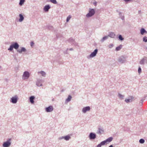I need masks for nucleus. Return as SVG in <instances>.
Masks as SVG:
<instances>
[{
  "label": "nucleus",
  "mask_w": 147,
  "mask_h": 147,
  "mask_svg": "<svg viewBox=\"0 0 147 147\" xmlns=\"http://www.w3.org/2000/svg\"><path fill=\"white\" fill-rule=\"evenodd\" d=\"M12 45L13 46V48L17 50V51L20 54L22 53V52H25L26 51V49L24 47H21L20 49H18L19 47V45L16 42H12Z\"/></svg>",
  "instance_id": "nucleus-1"
},
{
  "label": "nucleus",
  "mask_w": 147,
  "mask_h": 147,
  "mask_svg": "<svg viewBox=\"0 0 147 147\" xmlns=\"http://www.w3.org/2000/svg\"><path fill=\"white\" fill-rule=\"evenodd\" d=\"M113 139L112 137H111L107 138L106 140L101 142L97 146V147H101L102 146L109 143L112 141Z\"/></svg>",
  "instance_id": "nucleus-2"
},
{
  "label": "nucleus",
  "mask_w": 147,
  "mask_h": 147,
  "mask_svg": "<svg viewBox=\"0 0 147 147\" xmlns=\"http://www.w3.org/2000/svg\"><path fill=\"white\" fill-rule=\"evenodd\" d=\"M127 57L125 55H122L119 57L118 61L120 63L123 64L125 63L127 60Z\"/></svg>",
  "instance_id": "nucleus-3"
},
{
  "label": "nucleus",
  "mask_w": 147,
  "mask_h": 147,
  "mask_svg": "<svg viewBox=\"0 0 147 147\" xmlns=\"http://www.w3.org/2000/svg\"><path fill=\"white\" fill-rule=\"evenodd\" d=\"M95 12V10L93 9L89 8V12L86 15V17L89 18L93 16Z\"/></svg>",
  "instance_id": "nucleus-4"
},
{
  "label": "nucleus",
  "mask_w": 147,
  "mask_h": 147,
  "mask_svg": "<svg viewBox=\"0 0 147 147\" xmlns=\"http://www.w3.org/2000/svg\"><path fill=\"white\" fill-rule=\"evenodd\" d=\"M11 138L8 139L7 141L3 142V147H9L11 144Z\"/></svg>",
  "instance_id": "nucleus-5"
},
{
  "label": "nucleus",
  "mask_w": 147,
  "mask_h": 147,
  "mask_svg": "<svg viewBox=\"0 0 147 147\" xmlns=\"http://www.w3.org/2000/svg\"><path fill=\"white\" fill-rule=\"evenodd\" d=\"M18 100V96L17 95H15L11 98L10 101L13 104H16Z\"/></svg>",
  "instance_id": "nucleus-6"
},
{
  "label": "nucleus",
  "mask_w": 147,
  "mask_h": 147,
  "mask_svg": "<svg viewBox=\"0 0 147 147\" xmlns=\"http://www.w3.org/2000/svg\"><path fill=\"white\" fill-rule=\"evenodd\" d=\"M67 41L71 43L72 45H74L75 46H78V43L76 42L75 41L74 39L72 38H69Z\"/></svg>",
  "instance_id": "nucleus-7"
},
{
  "label": "nucleus",
  "mask_w": 147,
  "mask_h": 147,
  "mask_svg": "<svg viewBox=\"0 0 147 147\" xmlns=\"http://www.w3.org/2000/svg\"><path fill=\"white\" fill-rule=\"evenodd\" d=\"M98 52V50L97 49H96L94 50L93 52H92L89 56L87 57L88 58H90L93 57L95 56L97 53Z\"/></svg>",
  "instance_id": "nucleus-8"
},
{
  "label": "nucleus",
  "mask_w": 147,
  "mask_h": 147,
  "mask_svg": "<svg viewBox=\"0 0 147 147\" xmlns=\"http://www.w3.org/2000/svg\"><path fill=\"white\" fill-rule=\"evenodd\" d=\"M30 76V74L28 71H25L24 72L22 76L23 78L25 79H28Z\"/></svg>",
  "instance_id": "nucleus-9"
},
{
  "label": "nucleus",
  "mask_w": 147,
  "mask_h": 147,
  "mask_svg": "<svg viewBox=\"0 0 147 147\" xmlns=\"http://www.w3.org/2000/svg\"><path fill=\"white\" fill-rule=\"evenodd\" d=\"M96 134L93 132L90 133L89 136V138L90 140H94L96 138Z\"/></svg>",
  "instance_id": "nucleus-10"
},
{
  "label": "nucleus",
  "mask_w": 147,
  "mask_h": 147,
  "mask_svg": "<svg viewBox=\"0 0 147 147\" xmlns=\"http://www.w3.org/2000/svg\"><path fill=\"white\" fill-rule=\"evenodd\" d=\"M134 97L132 96H130L128 98H126L125 100V102L127 103L131 102L134 100Z\"/></svg>",
  "instance_id": "nucleus-11"
},
{
  "label": "nucleus",
  "mask_w": 147,
  "mask_h": 147,
  "mask_svg": "<svg viewBox=\"0 0 147 147\" xmlns=\"http://www.w3.org/2000/svg\"><path fill=\"white\" fill-rule=\"evenodd\" d=\"M53 110V108L52 106H50L45 108V111L47 112H50Z\"/></svg>",
  "instance_id": "nucleus-12"
},
{
  "label": "nucleus",
  "mask_w": 147,
  "mask_h": 147,
  "mask_svg": "<svg viewBox=\"0 0 147 147\" xmlns=\"http://www.w3.org/2000/svg\"><path fill=\"white\" fill-rule=\"evenodd\" d=\"M90 109V108L89 106L84 107L82 109V112L84 113H85L87 111H89Z\"/></svg>",
  "instance_id": "nucleus-13"
},
{
  "label": "nucleus",
  "mask_w": 147,
  "mask_h": 147,
  "mask_svg": "<svg viewBox=\"0 0 147 147\" xmlns=\"http://www.w3.org/2000/svg\"><path fill=\"white\" fill-rule=\"evenodd\" d=\"M42 80H40V79H37L36 82V85L38 86H42Z\"/></svg>",
  "instance_id": "nucleus-14"
},
{
  "label": "nucleus",
  "mask_w": 147,
  "mask_h": 147,
  "mask_svg": "<svg viewBox=\"0 0 147 147\" xmlns=\"http://www.w3.org/2000/svg\"><path fill=\"white\" fill-rule=\"evenodd\" d=\"M71 137L69 135H67L64 136H62L61 137H59V140H61L64 139L66 141L68 140Z\"/></svg>",
  "instance_id": "nucleus-15"
},
{
  "label": "nucleus",
  "mask_w": 147,
  "mask_h": 147,
  "mask_svg": "<svg viewBox=\"0 0 147 147\" xmlns=\"http://www.w3.org/2000/svg\"><path fill=\"white\" fill-rule=\"evenodd\" d=\"M51 8V6L49 5H46L43 8L45 12H48L49 9Z\"/></svg>",
  "instance_id": "nucleus-16"
},
{
  "label": "nucleus",
  "mask_w": 147,
  "mask_h": 147,
  "mask_svg": "<svg viewBox=\"0 0 147 147\" xmlns=\"http://www.w3.org/2000/svg\"><path fill=\"white\" fill-rule=\"evenodd\" d=\"M35 98V97L33 96H31L29 97V101L31 104H33L34 103V100Z\"/></svg>",
  "instance_id": "nucleus-17"
},
{
  "label": "nucleus",
  "mask_w": 147,
  "mask_h": 147,
  "mask_svg": "<svg viewBox=\"0 0 147 147\" xmlns=\"http://www.w3.org/2000/svg\"><path fill=\"white\" fill-rule=\"evenodd\" d=\"M20 18L19 19V21L20 22H22L24 19V17L23 16L22 14H20L19 15Z\"/></svg>",
  "instance_id": "nucleus-18"
},
{
  "label": "nucleus",
  "mask_w": 147,
  "mask_h": 147,
  "mask_svg": "<svg viewBox=\"0 0 147 147\" xmlns=\"http://www.w3.org/2000/svg\"><path fill=\"white\" fill-rule=\"evenodd\" d=\"M115 36V34L114 32H111L109 33V34L108 35V36L110 37L111 38H114Z\"/></svg>",
  "instance_id": "nucleus-19"
},
{
  "label": "nucleus",
  "mask_w": 147,
  "mask_h": 147,
  "mask_svg": "<svg viewBox=\"0 0 147 147\" xmlns=\"http://www.w3.org/2000/svg\"><path fill=\"white\" fill-rule=\"evenodd\" d=\"M146 57H144L140 61V64L141 65H144L146 60Z\"/></svg>",
  "instance_id": "nucleus-20"
},
{
  "label": "nucleus",
  "mask_w": 147,
  "mask_h": 147,
  "mask_svg": "<svg viewBox=\"0 0 147 147\" xmlns=\"http://www.w3.org/2000/svg\"><path fill=\"white\" fill-rule=\"evenodd\" d=\"M47 27L48 28V29L49 30H51L52 31H53L54 32H56L57 31V30L55 29H54L53 27L51 25H48L47 26Z\"/></svg>",
  "instance_id": "nucleus-21"
},
{
  "label": "nucleus",
  "mask_w": 147,
  "mask_h": 147,
  "mask_svg": "<svg viewBox=\"0 0 147 147\" xmlns=\"http://www.w3.org/2000/svg\"><path fill=\"white\" fill-rule=\"evenodd\" d=\"M104 130L102 128H98L97 133L99 134H101L104 132Z\"/></svg>",
  "instance_id": "nucleus-22"
},
{
  "label": "nucleus",
  "mask_w": 147,
  "mask_h": 147,
  "mask_svg": "<svg viewBox=\"0 0 147 147\" xmlns=\"http://www.w3.org/2000/svg\"><path fill=\"white\" fill-rule=\"evenodd\" d=\"M119 15L120 18H121L122 20H124L125 19L124 15L122 14L121 12H119Z\"/></svg>",
  "instance_id": "nucleus-23"
},
{
  "label": "nucleus",
  "mask_w": 147,
  "mask_h": 147,
  "mask_svg": "<svg viewBox=\"0 0 147 147\" xmlns=\"http://www.w3.org/2000/svg\"><path fill=\"white\" fill-rule=\"evenodd\" d=\"M108 38V36H105L104 37H103L100 40V41L102 42H104L105 40L107 39Z\"/></svg>",
  "instance_id": "nucleus-24"
},
{
  "label": "nucleus",
  "mask_w": 147,
  "mask_h": 147,
  "mask_svg": "<svg viewBox=\"0 0 147 147\" xmlns=\"http://www.w3.org/2000/svg\"><path fill=\"white\" fill-rule=\"evenodd\" d=\"M71 96L70 95H69L65 100V102H69L71 100Z\"/></svg>",
  "instance_id": "nucleus-25"
},
{
  "label": "nucleus",
  "mask_w": 147,
  "mask_h": 147,
  "mask_svg": "<svg viewBox=\"0 0 147 147\" xmlns=\"http://www.w3.org/2000/svg\"><path fill=\"white\" fill-rule=\"evenodd\" d=\"M38 73H40L42 76L43 77H45L46 75V73L45 71H42L38 72Z\"/></svg>",
  "instance_id": "nucleus-26"
},
{
  "label": "nucleus",
  "mask_w": 147,
  "mask_h": 147,
  "mask_svg": "<svg viewBox=\"0 0 147 147\" xmlns=\"http://www.w3.org/2000/svg\"><path fill=\"white\" fill-rule=\"evenodd\" d=\"M146 30L144 28H142L140 30V33L141 35H143L144 34V32Z\"/></svg>",
  "instance_id": "nucleus-27"
},
{
  "label": "nucleus",
  "mask_w": 147,
  "mask_h": 147,
  "mask_svg": "<svg viewBox=\"0 0 147 147\" xmlns=\"http://www.w3.org/2000/svg\"><path fill=\"white\" fill-rule=\"evenodd\" d=\"M122 45H119V46H118L116 48V50L117 51H119L122 48Z\"/></svg>",
  "instance_id": "nucleus-28"
},
{
  "label": "nucleus",
  "mask_w": 147,
  "mask_h": 147,
  "mask_svg": "<svg viewBox=\"0 0 147 147\" xmlns=\"http://www.w3.org/2000/svg\"><path fill=\"white\" fill-rule=\"evenodd\" d=\"M118 96L119 98L121 99H123L124 97V96L121 94L120 93H119Z\"/></svg>",
  "instance_id": "nucleus-29"
},
{
  "label": "nucleus",
  "mask_w": 147,
  "mask_h": 147,
  "mask_svg": "<svg viewBox=\"0 0 147 147\" xmlns=\"http://www.w3.org/2000/svg\"><path fill=\"white\" fill-rule=\"evenodd\" d=\"M25 1V0H20L19 4L20 6H22Z\"/></svg>",
  "instance_id": "nucleus-30"
},
{
  "label": "nucleus",
  "mask_w": 147,
  "mask_h": 147,
  "mask_svg": "<svg viewBox=\"0 0 147 147\" xmlns=\"http://www.w3.org/2000/svg\"><path fill=\"white\" fill-rule=\"evenodd\" d=\"M119 39L121 41L123 40L124 39V38L121 35H119L118 36Z\"/></svg>",
  "instance_id": "nucleus-31"
},
{
  "label": "nucleus",
  "mask_w": 147,
  "mask_h": 147,
  "mask_svg": "<svg viewBox=\"0 0 147 147\" xmlns=\"http://www.w3.org/2000/svg\"><path fill=\"white\" fill-rule=\"evenodd\" d=\"M139 142L141 144H143L145 142V140L144 139L141 138L139 140Z\"/></svg>",
  "instance_id": "nucleus-32"
},
{
  "label": "nucleus",
  "mask_w": 147,
  "mask_h": 147,
  "mask_svg": "<svg viewBox=\"0 0 147 147\" xmlns=\"http://www.w3.org/2000/svg\"><path fill=\"white\" fill-rule=\"evenodd\" d=\"M13 46L12 44L10 46L9 48L8 49V50L10 51H12L13 49Z\"/></svg>",
  "instance_id": "nucleus-33"
},
{
  "label": "nucleus",
  "mask_w": 147,
  "mask_h": 147,
  "mask_svg": "<svg viewBox=\"0 0 147 147\" xmlns=\"http://www.w3.org/2000/svg\"><path fill=\"white\" fill-rule=\"evenodd\" d=\"M143 41L145 42H147V37L146 36H144L143 38Z\"/></svg>",
  "instance_id": "nucleus-34"
},
{
  "label": "nucleus",
  "mask_w": 147,
  "mask_h": 147,
  "mask_svg": "<svg viewBox=\"0 0 147 147\" xmlns=\"http://www.w3.org/2000/svg\"><path fill=\"white\" fill-rule=\"evenodd\" d=\"M50 1L51 3L54 4H57V3L56 0H50Z\"/></svg>",
  "instance_id": "nucleus-35"
},
{
  "label": "nucleus",
  "mask_w": 147,
  "mask_h": 147,
  "mask_svg": "<svg viewBox=\"0 0 147 147\" xmlns=\"http://www.w3.org/2000/svg\"><path fill=\"white\" fill-rule=\"evenodd\" d=\"M71 17L70 15L67 18L66 22H68L70 19L71 18Z\"/></svg>",
  "instance_id": "nucleus-36"
},
{
  "label": "nucleus",
  "mask_w": 147,
  "mask_h": 147,
  "mask_svg": "<svg viewBox=\"0 0 147 147\" xmlns=\"http://www.w3.org/2000/svg\"><path fill=\"white\" fill-rule=\"evenodd\" d=\"M138 72L139 74H140L142 72L141 68L140 67H139L138 68Z\"/></svg>",
  "instance_id": "nucleus-37"
},
{
  "label": "nucleus",
  "mask_w": 147,
  "mask_h": 147,
  "mask_svg": "<svg viewBox=\"0 0 147 147\" xmlns=\"http://www.w3.org/2000/svg\"><path fill=\"white\" fill-rule=\"evenodd\" d=\"M113 44H111L109 45V48H111L113 47Z\"/></svg>",
  "instance_id": "nucleus-38"
},
{
  "label": "nucleus",
  "mask_w": 147,
  "mask_h": 147,
  "mask_svg": "<svg viewBox=\"0 0 147 147\" xmlns=\"http://www.w3.org/2000/svg\"><path fill=\"white\" fill-rule=\"evenodd\" d=\"M34 43L33 41H32L30 43V46L31 47H32L34 45Z\"/></svg>",
  "instance_id": "nucleus-39"
},
{
  "label": "nucleus",
  "mask_w": 147,
  "mask_h": 147,
  "mask_svg": "<svg viewBox=\"0 0 147 147\" xmlns=\"http://www.w3.org/2000/svg\"><path fill=\"white\" fill-rule=\"evenodd\" d=\"M93 4L94 6H96L97 4V2L96 1H94V2L93 3Z\"/></svg>",
  "instance_id": "nucleus-40"
},
{
  "label": "nucleus",
  "mask_w": 147,
  "mask_h": 147,
  "mask_svg": "<svg viewBox=\"0 0 147 147\" xmlns=\"http://www.w3.org/2000/svg\"><path fill=\"white\" fill-rule=\"evenodd\" d=\"M125 2H131V0H123Z\"/></svg>",
  "instance_id": "nucleus-41"
},
{
  "label": "nucleus",
  "mask_w": 147,
  "mask_h": 147,
  "mask_svg": "<svg viewBox=\"0 0 147 147\" xmlns=\"http://www.w3.org/2000/svg\"><path fill=\"white\" fill-rule=\"evenodd\" d=\"M145 62L147 64V57H146V60Z\"/></svg>",
  "instance_id": "nucleus-42"
},
{
  "label": "nucleus",
  "mask_w": 147,
  "mask_h": 147,
  "mask_svg": "<svg viewBox=\"0 0 147 147\" xmlns=\"http://www.w3.org/2000/svg\"><path fill=\"white\" fill-rule=\"evenodd\" d=\"M141 13V10H139L138 11V13L140 14Z\"/></svg>",
  "instance_id": "nucleus-43"
},
{
  "label": "nucleus",
  "mask_w": 147,
  "mask_h": 147,
  "mask_svg": "<svg viewBox=\"0 0 147 147\" xmlns=\"http://www.w3.org/2000/svg\"><path fill=\"white\" fill-rule=\"evenodd\" d=\"M70 51H71L73 50V48H70L69 49Z\"/></svg>",
  "instance_id": "nucleus-44"
},
{
  "label": "nucleus",
  "mask_w": 147,
  "mask_h": 147,
  "mask_svg": "<svg viewBox=\"0 0 147 147\" xmlns=\"http://www.w3.org/2000/svg\"><path fill=\"white\" fill-rule=\"evenodd\" d=\"M18 67H15V70H18Z\"/></svg>",
  "instance_id": "nucleus-45"
},
{
  "label": "nucleus",
  "mask_w": 147,
  "mask_h": 147,
  "mask_svg": "<svg viewBox=\"0 0 147 147\" xmlns=\"http://www.w3.org/2000/svg\"><path fill=\"white\" fill-rule=\"evenodd\" d=\"M109 147H113V146L112 145H111L110 146H109Z\"/></svg>",
  "instance_id": "nucleus-46"
},
{
  "label": "nucleus",
  "mask_w": 147,
  "mask_h": 147,
  "mask_svg": "<svg viewBox=\"0 0 147 147\" xmlns=\"http://www.w3.org/2000/svg\"><path fill=\"white\" fill-rule=\"evenodd\" d=\"M5 81H6V82H8V80L7 79H5Z\"/></svg>",
  "instance_id": "nucleus-47"
},
{
  "label": "nucleus",
  "mask_w": 147,
  "mask_h": 147,
  "mask_svg": "<svg viewBox=\"0 0 147 147\" xmlns=\"http://www.w3.org/2000/svg\"><path fill=\"white\" fill-rule=\"evenodd\" d=\"M64 53L65 54H67V52H66V51L65 52H64Z\"/></svg>",
  "instance_id": "nucleus-48"
},
{
  "label": "nucleus",
  "mask_w": 147,
  "mask_h": 147,
  "mask_svg": "<svg viewBox=\"0 0 147 147\" xmlns=\"http://www.w3.org/2000/svg\"><path fill=\"white\" fill-rule=\"evenodd\" d=\"M56 36H57V38H59V37L57 34H56Z\"/></svg>",
  "instance_id": "nucleus-49"
},
{
  "label": "nucleus",
  "mask_w": 147,
  "mask_h": 147,
  "mask_svg": "<svg viewBox=\"0 0 147 147\" xmlns=\"http://www.w3.org/2000/svg\"><path fill=\"white\" fill-rule=\"evenodd\" d=\"M146 33L147 34V31L146 30L144 32V34Z\"/></svg>",
  "instance_id": "nucleus-50"
},
{
  "label": "nucleus",
  "mask_w": 147,
  "mask_h": 147,
  "mask_svg": "<svg viewBox=\"0 0 147 147\" xmlns=\"http://www.w3.org/2000/svg\"><path fill=\"white\" fill-rule=\"evenodd\" d=\"M141 102H141V103H142V102H143V99H142V100H141Z\"/></svg>",
  "instance_id": "nucleus-51"
},
{
  "label": "nucleus",
  "mask_w": 147,
  "mask_h": 147,
  "mask_svg": "<svg viewBox=\"0 0 147 147\" xmlns=\"http://www.w3.org/2000/svg\"><path fill=\"white\" fill-rule=\"evenodd\" d=\"M68 50V48L67 49H66V52H67V51Z\"/></svg>",
  "instance_id": "nucleus-52"
},
{
  "label": "nucleus",
  "mask_w": 147,
  "mask_h": 147,
  "mask_svg": "<svg viewBox=\"0 0 147 147\" xmlns=\"http://www.w3.org/2000/svg\"><path fill=\"white\" fill-rule=\"evenodd\" d=\"M146 49L147 50V47H146Z\"/></svg>",
  "instance_id": "nucleus-53"
},
{
  "label": "nucleus",
  "mask_w": 147,
  "mask_h": 147,
  "mask_svg": "<svg viewBox=\"0 0 147 147\" xmlns=\"http://www.w3.org/2000/svg\"><path fill=\"white\" fill-rule=\"evenodd\" d=\"M61 92H63V90H62L61 91Z\"/></svg>",
  "instance_id": "nucleus-54"
},
{
  "label": "nucleus",
  "mask_w": 147,
  "mask_h": 147,
  "mask_svg": "<svg viewBox=\"0 0 147 147\" xmlns=\"http://www.w3.org/2000/svg\"><path fill=\"white\" fill-rule=\"evenodd\" d=\"M117 11L118 12V11L117 10Z\"/></svg>",
  "instance_id": "nucleus-55"
},
{
  "label": "nucleus",
  "mask_w": 147,
  "mask_h": 147,
  "mask_svg": "<svg viewBox=\"0 0 147 147\" xmlns=\"http://www.w3.org/2000/svg\"><path fill=\"white\" fill-rule=\"evenodd\" d=\"M131 0V1H132V0Z\"/></svg>",
  "instance_id": "nucleus-56"
}]
</instances>
